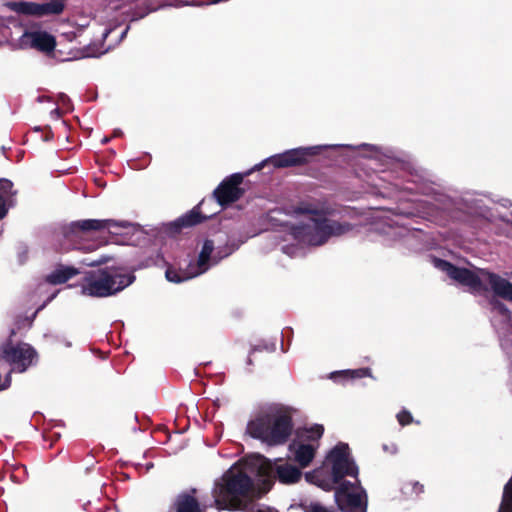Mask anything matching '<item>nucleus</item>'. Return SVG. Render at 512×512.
<instances>
[{
	"mask_svg": "<svg viewBox=\"0 0 512 512\" xmlns=\"http://www.w3.org/2000/svg\"><path fill=\"white\" fill-rule=\"evenodd\" d=\"M289 236L302 247L318 246L331 236H340L351 230L349 224H341L325 218L324 214L310 204L297 207L290 219Z\"/></svg>",
	"mask_w": 512,
	"mask_h": 512,
	"instance_id": "nucleus-3",
	"label": "nucleus"
},
{
	"mask_svg": "<svg viewBox=\"0 0 512 512\" xmlns=\"http://www.w3.org/2000/svg\"><path fill=\"white\" fill-rule=\"evenodd\" d=\"M289 223H290V220L285 223V227H286L287 231H286V235H285L284 241H286V242H290V241L294 242V240L291 239V237L288 235L289 231H290ZM295 244L298 246L297 242L295 241V243H292L290 247L294 248ZM299 247H301V246L299 245Z\"/></svg>",
	"mask_w": 512,
	"mask_h": 512,
	"instance_id": "nucleus-28",
	"label": "nucleus"
},
{
	"mask_svg": "<svg viewBox=\"0 0 512 512\" xmlns=\"http://www.w3.org/2000/svg\"><path fill=\"white\" fill-rule=\"evenodd\" d=\"M383 449L391 454H395L397 452V446L395 444H391L390 446L384 445Z\"/></svg>",
	"mask_w": 512,
	"mask_h": 512,
	"instance_id": "nucleus-30",
	"label": "nucleus"
},
{
	"mask_svg": "<svg viewBox=\"0 0 512 512\" xmlns=\"http://www.w3.org/2000/svg\"><path fill=\"white\" fill-rule=\"evenodd\" d=\"M56 96L62 97V96H67V95L65 93H63V92H60Z\"/></svg>",
	"mask_w": 512,
	"mask_h": 512,
	"instance_id": "nucleus-32",
	"label": "nucleus"
},
{
	"mask_svg": "<svg viewBox=\"0 0 512 512\" xmlns=\"http://www.w3.org/2000/svg\"><path fill=\"white\" fill-rule=\"evenodd\" d=\"M291 431V409L280 404H272L261 409L248 422L246 428L248 435L269 446L283 444Z\"/></svg>",
	"mask_w": 512,
	"mask_h": 512,
	"instance_id": "nucleus-5",
	"label": "nucleus"
},
{
	"mask_svg": "<svg viewBox=\"0 0 512 512\" xmlns=\"http://www.w3.org/2000/svg\"><path fill=\"white\" fill-rule=\"evenodd\" d=\"M30 39L31 47L44 53H51L56 46L55 37L46 31H31L24 34Z\"/></svg>",
	"mask_w": 512,
	"mask_h": 512,
	"instance_id": "nucleus-14",
	"label": "nucleus"
},
{
	"mask_svg": "<svg viewBox=\"0 0 512 512\" xmlns=\"http://www.w3.org/2000/svg\"><path fill=\"white\" fill-rule=\"evenodd\" d=\"M265 493L256 487L250 476L237 468L229 469L215 483L213 496L218 509L244 510L245 512H276L273 508L248 502Z\"/></svg>",
	"mask_w": 512,
	"mask_h": 512,
	"instance_id": "nucleus-2",
	"label": "nucleus"
},
{
	"mask_svg": "<svg viewBox=\"0 0 512 512\" xmlns=\"http://www.w3.org/2000/svg\"><path fill=\"white\" fill-rule=\"evenodd\" d=\"M423 492V485L416 481H408L402 486V493L408 497L413 498Z\"/></svg>",
	"mask_w": 512,
	"mask_h": 512,
	"instance_id": "nucleus-23",
	"label": "nucleus"
},
{
	"mask_svg": "<svg viewBox=\"0 0 512 512\" xmlns=\"http://www.w3.org/2000/svg\"><path fill=\"white\" fill-rule=\"evenodd\" d=\"M102 142H103V143L108 142V138H104Z\"/></svg>",
	"mask_w": 512,
	"mask_h": 512,
	"instance_id": "nucleus-36",
	"label": "nucleus"
},
{
	"mask_svg": "<svg viewBox=\"0 0 512 512\" xmlns=\"http://www.w3.org/2000/svg\"><path fill=\"white\" fill-rule=\"evenodd\" d=\"M8 386H9V382H7V384L3 385V386L0 388V390L5 389V388H7Z\"/></svg>",
	"mask_w": 512,
	"mask_h": 512,
	"instance_id": "nucleus-33",
	"label": "nucleus"
},
{
	"mask_svg": "<svg viewBox=\"0 0 512 512\" xmlns=\"http://www.w3.org/2000/svg\"><path fill=\"white\" fill-rule=\"evenodd\" d=\"M318 149H319V147L315 146V147H306V148L300 147V148L287 150L281 154H277V155L267 158L260 164H257L255 166V169L260 170L266 164H272L274 167H277V168H284V167L299 165V164L305 162L308 156L315 154Z\"/></svg>",
	"mask_w": 512,
	"mask_h": 512,
	"instance_id": "nucleus-10",
	"label": "nucleus"
},
{
	"mask_svg": "<svg viewBox=\"0 0 512 512\" xmlns=\"http://www.w3.org/2000/svg\"><path fill=\"white\" fill-rule=\"evenodd\" d=\"M498 512H512V477L504 486L502 501Z\"/></svg>",
	"mask_w": 512,
	"mask_h": 512,
	"instance_id": "nucleus-20",
	"label": "nucleus"
},
{
	"mask_svg": "<svg viewBox=\"0 0 512 512\" xmlns=\"http://www.w3.org/2000/svg\"><path fill=\"white\" fill-rule=\"evenodd\" d=\"M176 512H201L198 502L190 495H180L176 502Z\"/></svg>",
	"mask_w": 512,
	"mask_h": 512,
	"instance_id": "nucleus-19",
	"label": "nucleus"
},
{
	"mask_svg": "<svg viewBox=\"0 0 512 512\" xmlns=\"http://www.w3.org/2000/svg\"><path fill=\"white\" fill-rule=\"evenodd\" d=\"M109 261V258L106 256H101L98 259L92 260V261H83V264L86 266H99L102 264H105Z\"/></svg>",
	"mask_w": 512,
	"mask_h": 512,
	"instance_id": "nucleus-26",
	"label": "nucleus"
},
{
	"mask_svg": "<svg viewBox=\"0 0 512 512\" xmlns=\"http://www.w3.org/2000/svg\"><path fill=\"white\" fill-rule=\"evenodd\" d=\"M214 245L212 241L206 240L201 248L199 257L195 263H190L187 270L177 271L172 268L166 270V279L170 282L181 283L205 273L212 265L218 262V258L212 255Z\"/></svg>",
	"mask_w": 512,
	"mask_h": 512,
	"instance_id": "nucleus-9",
	"label": "nucleus"
},
{
	"mask_svg": "<svg viewBox=\"0 0 512 512\" xmlns=\"http://www.w3.org/2000/svg\"><path fill=\"white\" fill-rule=\"evenodd\" d=\"M397 420L400 425L405 426L413 421L412 415L409 411L402 410L397 414Z\"/></svg>",
	"mask_w": 512,
	"mask_h": 512,
	"instance_id": "nucleus-24",
	"label": "nucleus"
},
{
	"mask_svg": "<svg viewBox=\"0 0 512 512\" xmlns=\"http://www.w3.org/2000/svg\"><path fill=\"white\" fill-rule=\"evenodd\" d=\"M81 249L91 250V248H90V247H81Z\"/></svg>",
	"mask_w": 512,
	"mask_h": 512,
	"instance_id": "nucleus-34",
	"label": "nucleus"
},
{
	"mask_svg": "<svg viewBox=\"0 0 512 512\" xmlns=\"http://www.w3.org/2000/svg\"><path fill=\"white\" fill-rule=\"evenodd\" d=\"M51 114L54 115L56 118H58L61 115L60 108L57 107L54 110L51 111Z\"/></svg>",
	"mask_w": 512,
	"mask_h": 512,
	"instance_id": "nucleus-31",
	"label": "nucleus"
},
{
	"mask_svg": "<svg viewBox=\"0 0 512 512\" xmlns=\"http://www.w3.org/2000/svg\"><path fill=\"white\" fill-rule=\"evenodd\" d=\"M289 223H290V220L285 223V227H286L287 231H286V235H285L284 241H286V242H290V241L294 242V240L291 239V237L288 235L289 231H290ZM295 244L298 246L297 242L295 241V243H292L290 247L294 248ZM299 247H301V246L299 245Z\"/></svg>",
	"mask_w": 512,
	"mask_h": 512,
	"instance_id": "nucleus-27",
	"label": "nucleus"
},
{
	"mask_svg": "<svg viewBox=\"0 0 512 512\" xmlns=\"http://www.w3.org/2000/svg\"><path fill=\"white\" fill-rule=\"evenodd\" d=\"M243 181L241 174H234L223 181L215 190L214 195L220 205L230 204L238 200L242 194L239 185Z\"/></svg>",
	"mask_w": 512,
	"mask_h": 512,
	"instance_id": "nucleus-13",
	"label": "nucleus"
},
{
	"mask_svg": "<svg viewBox=\"0 0 512 512\" xmlns=\"http://www.w3.org/2000/svg\"><path fill=\"white\" fill-rule=\"evenodd\" d=\"M365 376H370V370L367 368L333 372L331 373L330 378L337 382H344L345 380H352Z\"/></svg>",
	"mask_w": 512,
	"mask_h": 512,
	"instance_id": "nucleus-18",
	"label": "nucleus"
},
{
	"mask_svg": "<svg viewBox=\"0 0 512 512\" xmlns=\"http://www.w3.org/2000/svg\"><path fill=\"white\" fill-rule=\"evenodd\" d=\"M67 0H48L49 5H54L56 8L53 11L54 15L61 14L66 6Z\"/></svg>",
	"mask_w": 512,
	"mask_h": 512,
	"instance_id": "nucleus-25",
	"label": "nucleus"
},
{
	"mask_svg": "<svg viewBox=\"0 0 512 512\" xmlns=\"http://www.w3.org/2000/svg\"><path fill=\"white\" fill-rule=\"evenodd\" d=\"M205 218H207V216L202 217L196 209H193L188 214L179 218L177 225L179 227H189L201 222V220Z\"/></svg>",
	"mask_w": 512,
	"mask_h": 512,
	"instance_id": "nucleus-21",
	"label": "nucleus"
},
{
	"mask_svg": "<svg viewBox=\"0 0 512 512\" xmlns=\"http://www.w3.org/2000/svg\"><path fill=\"white\" fill-rule=\"evenodd\" d=\"M135 280L132 272L123 267H106L89 271L80 282L81 294L104 298L117 294Z\"/></svg>",
	"mask_w": 512,
	"mask_h": 512,
	"instance_id": "nucleus-7",
	"label": "nucleus"
},
{
	"mask_svg": "<svg viewBox=\"0 0 512 512\" xmlns=\"http://www.w3.org/2000/svg\"><path fill=\"white\" fill-rule=\"evenodd\" d=\"M3 358L12 365V370L23 372L32 365L36 352L26 343L8 345L3 349Z\"/></svg>",
	"mask_w": 512,
	"mask_h": 512,
	"instance_id": "nucleus-12",
	"label": "nucleus"
},
{
	"mask_svg": "<svg viewBox=\"0 0 512 512\" xmlns=\"http://www.w3.org/2000/svg\"><path fill=\"white\" fill-rule=\"evenodd\" d=\"M127 31H128V28H126V29L124 30L123 35H122V36H124V35L127 33Z\"/></svg>",
	"mask_w": 512,
	"mask_h": 512,
	"instance_id": "nucleus-35",
	"label": "nucleus"
},
{
	"mask_svg": "<svg viewBox=\"0 0 512 512\" xmlns=\"http://www.w3.org/2000/svg\"><path fill=\"white\" fill-rule=\"evenodd\" d=\"M324 428L320 424H314L309 427L298 430L296 438L289 446V450L294 460L301 467H306L313 460L319 440L322 437Z\"/></svg>",
	"mask_w": 512,
	"mask_h": 512,
	"instance_id": "nucleus-8",
	"label": "nucleus"
},
{
	"mask_svg": "<svg viewBox=\"0 0 512 512\" xmlns=\"http://www.w3.org/2000/svg\"><path fill=\"white\" fill-rule=\"evenodd\" d=\"M355 465L345 443H338L327 454L323 466L307 473L308 482L323 490L335 488V501L344 512H366L367 495L357 479Z\"/></svg>",
	"mask_w": 512,
	"mask_h": 512,
	"instance_id": "nucleus-1",
	"label": "nucleus"
},
{
	"mask_svg": "<svg viewBox=\"0 0 512 512\" xmlns=\"http://www.w3.org/2000/svg\"><path fill=\"white\" fill-rule=\"evenodd\" d=\"M130 227L131 225L128 222L87 219L72 223L69 227V231L67 232L66 236H78L80 232H87L92 230H107L111 234L118 235L121 234L122 230L128 229Z\"/></svg>",
	"mask_w": 512,
	"mask_h": 512,
	"instance_id": "nucleus-11",
	"label": "nucleus"
},
{
	"mask_svg": "<svg viewBox=\"0 0 512 512\" xmlns=\"http://www.w3.org/2000/svg\"><path fill=\"white\" fill-rule=\"evenodd\" d=\"M433 263L436 268L473 293L491 291L512 302V283L500 275L479 268L456 267L441 259H434Z\"/></svg>",
	"mask_w": 512,
	"mask_h": 512,
	"instance_id": "nucleus-4",
	"label": "nucleus"
},
{
	"mask_svg": "<svg viewBox=\"0 0 512 512\" xmlns=\"http://www.w3.org/2000/svg\"><path fill=\"white\" fill-rule=\"evenodd\" d=\"M13 184L7 179L0 180V219H2L8 211V204L13 196Z\"/></svg>",
	"mask_w": 512,
	"mask_h": 512,
	"instance_id": "nucleus-17",
	"label": "nucleus"
},
{
	"mask_svg": "<svg viewBox=\"0 0 512 512\" xmlns=\"http://www.w3.org/2000/svg\"><path fill=\"white\" fill-rule=\"evenodd\" d=\"M56 7L54 5H49V3H35V2H18L15 3V10L24 15L31 16H45V15H54L53 11Z\"/></svg>",
	"mask_w": 512,
	"mask_h": 512,
	"instance_id": "nucleus-15",
	"label": "nucleus"
},
{
	"mask_svg": "<svg viewBox=\"0 0 512 512\" xmlns=\"http://www.w3.org/2000/svg\"><path fill=\"white\" fill-rule=\"evenodd\" d=\"M79 274V270L73 266L58 265L47 275V281L51 284H62Z\"/></svg>",
	"mask_w": 512,
	"mask_h": 512,
	"instance_id": "nucleus-16",
	"label": "nucleus"
},
{
	"mask_svg": "<svg viewBox=\"0 0 512 512\" xmlns=\"http://www.w3.org/2000/svg\"><path fill=\"white\" fill-rule=\"evenodd\" d=\"M282 250H283V252H284V253H286V254H288V255H290V256H295V255H298V254H299V252L297 251V249L290 247V245H289V244H287V245H283V246H282Z\"/></svg>",
	"mask_w": 512,
	"mask_h": 512,
	"instance_id": "nucleus-29",
	"label": "nucleus"
},
{
	"mask_svg": "<svg viewBox=\"0 0 512 512\" xmlns=\"http://www.w3.org/2000/svg\"><path fill=\"white\" fill-rule=\"evenodd\" d=\"M492 311L499 317H501V319L504 321V322H507V324L512 328V316H511V313L509 312V310L506 308V306L499 302V301H494L492 303Z\"/></svg>",
	"mask_w": 512,
	"mask_h": 512,
	"instance_id": "nucleus-22",
	"label": "nucleus"
},
{
	"mask_svg": "<svg viewBox=\"0 0 512 512\" xmlns=\"http://www.w3.org/2000/svg\"><path fill=\"white\" fill-rule=\"evenodd\" d=\"M232 468H237L246 473L250 476V479L255 476L264 492L271 488L276 477L284 484L296 483L301 477L300 470L292 464L280 460L271 461L258 454L247 458L244 462Z\"/></svg>",
	"mask_w": 512,
	"mask_h": 512,
	"instance_id": "nucleus-6",
	"label": "nucleus"
}]
</instances>
